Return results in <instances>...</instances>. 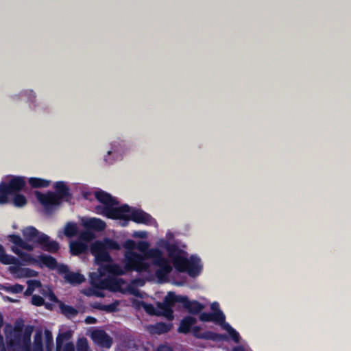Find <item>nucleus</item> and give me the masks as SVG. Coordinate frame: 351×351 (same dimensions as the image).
<instances>
[{
    "instance_id": "4c0bfd02",
    "label": "nucleus",
    "mask_w": 351,
    "mask_h": 351,
    "mask_svg": "<svg viewBox=\"0 0 351 351\" xmlns=\"http://www.w3.org/2000/svg\"><path fill=\"white\" fill-rule=\"evenodd\" d=\"M95 238V234L90 231V230L86 229V230L82 231L79 235V239L82 242H89Z\"/></svg>"
},
{
    "instance_id": "f8f14e48",
    "label": "nucleus",
    "mask_w": 351,
    "mask_h": 351,
    "mask_svg": "<svg viewBox=\"0 0 351 351\" xmlns=\"http://www.w3.org/2000/svg\"><path fill=\"white\" fill-rule=\"evenodd\" d=\"M99 272L101 276L108 274L115 276L125 275L128 271L125 269V265L122 267L117 263H113L101 266Z\"/></svg>"
},
{
    "instance_id": "1a4fd4ad",
    "label": "nucleus",
    "mask_w": 351,
    "mask_h": 351,
    "mask_svg": "<svg viewBox=\"0 0 351 351\" xmlns=\"http://www.w3.org/2000/svg\"><path fill=\"white\" fill-rule=\"evenodd\" d=\"M38 200L47 210H50L54 206L59 205L60 200L58 196L56 195L55 193L48 192L46 194L38 192L36 193Z\"/></svg>"
},
{
    "instance_id": "a211bd4d",
    "label": "nucleus",
    "mask_w": 351,
    "mask_h": 351,
    "mask_svg": "<svg viewBox=\"0 0 351 351\" xmlns=\"http://www.w3.org/2000/svg\"><path fill=\"white\" fill-rule=\"evenodd\" d=\"M23 333V332H16L13 331H10L9 333L5 332V338L8 347H21Z\"/></svg>"
},
{
    "instance_id": "c03bdc74",
    "label": "nucleus",
    "mask_w": 351,
    "mask_h": 351,
    "mask_svg": "<svg viewBox=\"0 0 351 351\" xmlns=\"http://www.w3.org/2000/svg\"><path fill=\"white\" fill-rule=\"evenodd\" d=\"M143 306L145 311L149 315H158V309H156V308L154 306L153 304L143 303Z\"/></svg>"
},
{
    "instance_id": "6ab92c4d",
    "label": "nucleus",
    "mask_w": 351,
    "mask_h": 351,
    "mask_svg": "<svg viewBox=\"0 0 351 351\" xmlns=\"http://www.w3.org/2000/svg\"><path fill=\"white\" fill-rule=\"evenodd\" d=\"M84 226L88 230H93L95 231H103L106 228V223L97 218H92L85 221L83 223Z\"/></svg>"
},
{
    "instance_id": "ddd939ff",
    "label": "nucleus",
    "mask_w": 351,
    "mask_h": 351,
    "mask_svg": "<svg viewBox=\"0 0 351 351\" xmlns=\"http://www.w3.org/2000/svg\"><path fill=\"white\" fill-rule=\"evenodd\" d=\"M95 195L96 199L99 202H101V204H104L103 208L101 206H97V210H99V209L103 210L104 208H106V207H110L111 206H115L119 204V202L115 198L112 197L110 194H109L104 191H99L95 192Z\"/></svg>"
},
{
    "instance_id": "2eb2a0df",
    "label": "nucleus",
    "mask_w": 351,
    "mask_h": 351,
    "mask_svg": "<svg viewBox=\"0 0 351 351\" xmlns=\"http://www.w3.org/2000/svg\"><path fill=\"white\" fill-rule=\"evenodd\" d=\"M22 234L27 243L32 242L37 244V241L43 233L38 231L34 226H28L22 230Z\"/></svg>"
},
{
    "instance_id": "2f4dec72",
    "label": "nucleus",
    "mask_w": 351,
    "mask_h": 351,
    "mask_svg": "<svg viewBox=\"0 0 351 351\" xmlns=\"http://www.w3.org/2000/svg\"><path fill=\"white\" fill-rule=\"evenodd\" d=\"M27 288L24 292V295L25 296L31 295L36 289V288H38L42 286L40 281L38 280H27Z\"/></svg>"
},
{
    "instance_id": "680f3d73",
    "label": "nucleus",
    "mask_w": 351,
    "mask_h": 351,
    "mask_svg": "<svg viewBox=\"0 0 351 351\" xmlns=\"http://www.w3.org/2000/svg\"><path fill=\"white\" fill-rule=\"evenodd\" d=\"M23 324L16 323L13 328V330H11L10 331L16 332H23Z\"/></svg>"
},
{
    "instance_id": "7ed1b4c3",
    "label": "nucleus",
    "mask_w": 351,
    "mask_h": 351,
    "mask_svg": "<svg viewBox=\"0 0 351 351\" xmlns=\"http://www.w3.org/2000/svg\"><path fill=\"white\" fill-rule=\"evenodd\" d=\"M25 180L21 176H13L8 183L1 182L0 183V204L8 203V195L18 193L25 186Z\"/></svg>"
},
{
    "instance_id": "aec40b11",
    "label": "nucleus",
    "mask_w": 351,
    "mask_h": 351,
    "mask_svg": "<svg viewBox=\"0 0 351 351\" xmlns=\"http://www.w3.org/2000/svg\"><path fill=\"white\" fill-rule=\"evenodd\" d=\"M70 253L73 256H79L85 253L88 250L86 243L80 241H71L69 244Z\"/></svg>"
},
{
    "instance_id": "bb28decb",
    "label": "nucleus",
    "mask_w": 351,
    "mask_h": 351,
    "mask_svg": "<svg viewBox=\"0 0 351 351\" xmlns=\"http://www.w3.org/2000/svg\"><path fill=\"white\" fill-rule=\"evenodd\" d=\"M0 263L3 265H20V261L18 258L5 253V252L0 256Z\"/></svg>"
},
{
    "instance_id": "ea45409f",
    "label": "nucleus",
    "mask_w": 351,
    "mask_h": 351,
    "mask_svg": "<svg viewBox=\"0 0 351 351\" xmlns=\"http://www.w3.org/2000/svg\"><path fill=\"white\" fill-rule=\"evenodd\" d=\"M4 289L9 293H21L24 289V286L16 283L13 285H9L8 287H5Z\"/></svg>"
},
{
    "instance_id": "9d476101",
    "label": "nucleus",
    "mask_w": 351,
    "mask_h": 351,
    "mask_svg": "<svg viewBox=\"0 0 351 351\" xmlns=\"http://www.w3.org/2000/svg\"><path fill=\"white\" fill-rule=\"evenodd\" d=\"M37 244L40 245L43 251L49 253L56 254L60 250V244L58 241L51 240L50 237L46 234H43L37 241Z\"/></svg>"
},
{
    "instance_id": "3c124183",
    "label": "nucleus",
    "mask_w": 351,
    "mask_h": 351,
    "mask_svg": "<svg viewBox=\"0 0 351 351\" xmlns=\"http://www.w3.org/2000/svg\"><path fill=\"white\" fill-rule=\"evenodd\" d=\"M230 330L228 331V334L231 339L235 342L239 343L240 341V335L239 332L234 330L232 327H230Z\"/></svg>"
},
{
    "instance_id": "69168bd1",
    "label": "nucleus",
    "mask_w": 351,
    "mask_h": 351,
    "mask_svg": "<svg viewBox=\"0 0 351 351\" xmlns=\"http://www.w3.org/2000/svg\"><path fill=\"white\" fill-rule=\"evenodd\" d=\"M210 308L213 311H214L215 312H219V311H221L220 309H219V304L218 302H214L211 304L210 305Z\"/></svg>"
},
{
    "instance_id": "6e6552de",
    "label": "nucleus",
    "mask_w": 351,
    "mask_h": 351,
    "mask_svg": "<svg viewBox=\"0 0 351 351\" xmlns=\"http://www.w3.org/2000/svg\"><path fill=\"white\" fill-rule=\"evenodd\" d=\"M129 221L131 220L136 223H142L145 225H153L156 223V221L151 215L145 212L141 209L134 208L130 210L129 213Z\"/></svg>"
},
{
    "instance_id": "8fccbe9b",
    "label": "nucleus",
    "mask_w": 351,
    "mask_h": 351,
    "mask_svg": "<svg viewBox=\"0 0 351 351\" xmlns=\"http://www.w3.org/2000/svg\"><path fill=\"white\" fill-rule=\"evenodd\" d=\"M118 302H115L109 304H105L102 308L104 309L105 311L108 313H113L117 311Z\"/></svg>"
},
{
    "instance_id": "09e8293b",
    "label": "nucleus",
    "mask_w": 351,
    "mask_h": 351,
    "mask_svg": "<svg viewBox=\"0 0 351 351\" xmlns=\"http://www.w3.org/2000/svg\"><path fill=\"white\" fill-rule=\"evenodd\" d=\"M123 247L128 250V251H132L136 247V243L134 240L127 239L123 244Z\"/></svg>"
},
{
    "instance_id": "f3484780",
    "label": "nucleus",
    "mask_w": 351,
    "mask_h": 351,
    "mask_svg": "<svg viewBox=\"0 0 351 351\" xmlns=\"http://www.w3.org/2000/svg\"><path fill=\"white\" fill-rule=\"evenodd\" d=\"M56 190V195L58 196V199L61 201L66 199V202H69L68 198H71V194L69 192V188L62 181L56 182L54 186Z\"/></svg>"
},
{
    "instance_id": "0eeeda50",
    "label": "nucleus",
    "mask_w": 351,
    "mask_h": 351,
    "mask_svg": "<svg viewBox=\"0 0 351 351\" xmlns=\"http://www.w3.org/2000/svg\"><path fill=\"white\" fill-rule=\"evenodd\" d=\"M91 254L95 256V261L98 265L104 263H110L112 258L109 252L102 247L100 241H97L90 246Z\"/></svg>"
},
{
    "instance_id": "7c9ffc66",
    "label": "nucleus",
    "mask_w": 351,
    "mask_h": 351,
    "mask_svg": "<svg viewBox=\"0 0 351 351\" xmlns=\"http://www.w3.org/2000/svg\"><path fill=\"white\" fill-rule=\"evenodd\" d=\"M59 306L62 313L66 317L75 316L78 313L77 310L75 309L74 307L70 305L65 304L62 302H60Z\"/></svg>"
},
{
    "instance_id": "37998d69",
    "label": "nucleus",
    "mask_w": 351,
    "mask_h": 351,
    "mask_svg": "<svg viewBox=\"0 0 351 351\" xmlns=\"http://www.w3.org/2000/svg\"><path fill=\"white\" fill-rule=\"evenodd\" d=\"M118 159V154L115 151H108L107 156L105 157V161L111 165Z\"/></svg>"
},
{
    "instance_id": "72a5a7b5",
    "label": "nucleus",
    "mask_w": 351,
    "mask_h": 351,
    "mask_svg": "<svg viewBox=\"0 0 351 351\" xmlns=\"http://www.w3.org/2000/svg\"><path fill=\"white\" fill-rule=\"evenodd\" d=\"M64 233L69 238H71L77 235V227L76 223L73 222L67 223L64 227Z\"/></svg>"
},
{
    "instance_id": "49530a36",
    "label": "nucleus",
    "mask_w": 351,
    "mask_h": 351,
    "mask_svg": "<svg viewBox=\"0 0 351 351\" xmlns=\"http://www.w3.org/2000/svg\"><path fill=\"white\" fill-rule=\"evenodd\" d=\"M77 351L79 349H82V350H89L88 341L85 337L80 338L77 343Z\"/></svg>"
},
{
    "instance_id": "603ef678",
    "label": "nucleus",
    "mask_w": 351,
    "mask_h": 351,
    "mask_svg": "<svg viewBox=\"0 0 351 351\" xmlns=\"http://www.w3.org/2000/svg\"><path fill=\"white\" fill-rule=\"evenodd\" d=\"M56 269L59 274H64V276L70 272L68 266L64 264H58Z\"/></svg>"
},
{
    "instance_id": "5701e85b",
    "label": "nucleus",
    "mask_w": 351,
    "mask_h": 351,
    "mask_svg": "<svg viewBox=\"0 0 351 351\" xmlns=\"http://www.w3.org/2000/svg\"><path fill=\"white\" fill-rule=\"evenodd\" d=\"M184 296L177 295L173 292H169L168 294L165 296L163 300V303L167 304L169 307L173 308L175 304L183 303Z\"/></svg>"
},
{
    "instance_id": "39448f33",
    "label": "nucleus",
    "mask_w": 351,
    "mask_h": 351,
    "mask_svg": "<svg viewBox=\"0 0 351 351\" xmlns=\"http://www.w3.org/2000/svg\"><path fill=\"white\" fill-rule=\"evenodd\" d=\"M130 212V207L128 204H123L119 207H114V206L106 207L101 211V213L109 219L123 220L122 225L125 226L129 221Z\"/></svg>"
},
{
    "instance_id": "c756f323",
    "label": "nucleus",
    "mask_w": 351,
    "mask_h": 351,
    "mask_svg": "<svg viewBox=\"0 0 351 351\" xmlns=\"http://www.w3.org/2000/svg\"><path fill=\"white\" fill-rule=\"evenodd\" d=\"M125 283L123 278H118L110 276V291H117L121 290V287Z\"/></svg>"
},
{
    "instance_id": "4d7b16f0",
    "label": "nucleus",
    "mask_w": 351,
    "mask_h": 351,
    "mask_svg": "<svg viewBox=\"0 0 351 351\" xmlns=\"http://www.w3.org/2000/svg\"><path fill=\"white\" fill-rule=\"evenodd\" d=\"M156 351H173V349L171 346L167 345H160Z\"/></svg>"
},
{
    "instance_id": "13d9d810",
    "label": "nucleus",
    "mask_w": 351,
    "mask_h": 351,
    "mask_svg": "<svg viewBox=\"0 0 351 351\" xmlns=\"http://www.w3.org/2000/svg\"><path fill=\"white\" fill-rule=\"evenodd\" d=\"M65 341L63 338H61L58 335L56 337V350L59 351L62 346L63 342Z\"/></svg>"
},
{
    "instance_id": "412c9836",
    "label": "nucleus",
    "mask_w": 351,
    "mask_h": 351,
    "mask_svg": "<svg viewBox=\"0 0 351 351\" xmlns=\"http://www.w3.org/2000/svg\"><path fill=\"white\" fill-rule=\"evenodd\" d=\"M196 322V319L193 317L186 316L184 317L180 322L178 328V332L184 334L189 333Z\"/></svg>"
},
{
    "instance_id": "79ce46f5",
    "label": "nucleus",
    "mask_w": 351,
    "mask_h": 351,
    "mask_svg": "<svg viewBox=\"0 0 351 351\" xmlns=\"http://www.w3.org/2000/svg\"><path fill=\"white\" fill-rule=\"evenodd\" d=\"M21 275L25 277H36L38 272L30 268H21L20 269Z\"/></svg>"
},
{
    "instance_id": "473e14b6",
    "label": "nucleus",
    "mask_w": 351,
    "mask_h": 351,
    "mask_svg": "<svg viewBox=\"0 0 351 351\" xmlns=\"http://www.w3.org/2000/svg\"><path fill=\"white\" fill-rule=\"evenodd\" d=\"M34 328L32 326H26L21 339V345H31V336L33 332Z\"/></svg>"
},
{
    "instance_id": "774afa93",
    "label": "nucleus",
    "mask_w": 351,
    "mask_h": 351,
    "mask_svg": "<svg viewBox=\"0 0 351 351\" xmlns=\"http://www.w3.org/2000/svg\"><path fill=\"white\" fill-rule=\"evenodd\" d=\"M22 351H34L33 349H31V345H21Z\"/></svg>"
},
{
    "instance_id": "dca6fc26",
    "label": "nucleus",
    "mask_w": 351,
    "mask_h": 351,
    "mask_svg": "<svg viewBox=\"0 0 351 351\" xmlns=\"http://www.w3.org/2000/svg\"><path fill=\"white\" fill-rule=\"evenodd\" d=\"M182 306L191 314L197 315L204 308V305L197 300L190 301L186 296H184Z\"/></svg>"
},
{
    "instance_id": "bf43d9fd",
    "label": "nucleus",
    "mask_w": 351,
    "mask_h": 351,
    "mask_svg": "<svg viewBox=\"0 0 351 351\" xmlns=\"http://www.w3.org/2000/svg\"><path fill=\"white\" fill-rule=\"evenodd\" d=\"M65 341L63 338H61L58 335L56 337V350L59 351L62 346L63 342Z\"/></svg>"
},
{
    "instance_id": "6e6d98bb",
    "label": "nucleus",
    "mask_w": 351,
    "mask_h": 351,
    "mask_svg": "<svg viewBox=\"0 0 351 351\" xmlns=\"http://www.w3.org/2000/svg\"><path fill=\"white\" fill-rule=\"evenodd\" d=\"M63 351H75V346L73 343L67 342L64 346Z\"/></svg>"
},
{
    "instance_id": "a878e982",
    "label": "nucleus",
    "mask_w": 351,
    "mask_h": 351,
    "mask_svg": "<svg viewBox=\"0 0 351 351\" xmlns=\"http://www.w3.org/2000/svg\"><path fill=\"white\" fill-rule=\"evenodd\" d=\"M199 339L217 341L223 340L224 339V335L213 331H205L201 333Z\"/></svg>"
},
{
    "instance_id": "f704fd0d",
    "label": "nucleus",
    "mask_w": 351,
    "mask_h": 351,
    "mask_svg": "<svg viewBox=\"0 0 351 351\" xmlns=\"http://www.w3.org/2000/svg\"><path fill=\"white\" fill-rule=\"evenodd\" d=\"M92 281L95 287L100 289L110 290V276L104 279L97 277V282L94 279H92Z\"/></svg>"
},
{
    "instance_id": "052dcab7",
    "label": "nucleus",
    "mask_w": 351,
    "mask_h": 351,
    "mask_svg": "<svg viewBox=\"0 0 351 351\" xmlns=\"http://www.w3.org/2000/svg\"><path fill=\"white\" fill-rule=\"evenodd\" d=\"M49 299L55 303L60 304V301L58 300V298L56 296V295L51 290H49Z\"/></svg>"
},
{
    "instance_id": "338daca9",
    "label": "nucleus",
    "mask_w": 351,
    "mask_h": 351,
    "mask_svg": "<svg viewBox=\"0 0 351 351\" xmlns=\"http://www.w3.org/2000/svg\"><path fill=\"white\" fill-rule=\"evenodd\" d=\"M85 321L87 324H95L97 322V319L93 317L88 316L86 318Z\"/></svg>"
},
{
    "instance_id": "20e7f679",
    "label": "nucleus",
    "mask_w": 351,
    "mask_h": 351,
    "mask_svg": "<svg viewBox=\"0 0 351 351\" xmlns=\"http://www.w3.org/2000/svg\"><path fill=\"white\" fill-rule=\"evenodd\" d=\"M7 239L9 242L12 243L14 245L12 246L11 250L21 258L23 260H27L31 258L30 255L21 250H25L28 252L34 250V246L29 244L23 239L20 235L16 234H9L7 237Z\"/></svg>"
},
{
    "instance_id": "de8ad7c7",
    "label": "nucleus",
    "mask_w": 351,
    "mask_h": 351,
    "mask_svg": "<svg viewBox=\"0 0 351 351\" xmlns=\"http://www.w3.org/2000/svg\"><path fill=\"white\" fill-rule=\"evenodd\" d=\"M156 276L160 282H166L167 280V276L169 274L167 272L162 271L160 269L156 271Z\"/></svg>"
},
{
    "instance_id": "c85d7f7f",
    "label": "nucleus",
    "mask_w": 351,
    "mask_h": 351,
    "mask_svg": "<svg viewBox=\"0 0 351 351\" xmlns=\"http://www.w3.org/2000/svg\"><path fill=\"white\" fill-rule=\"evenodd\" d=\"M29 184L32 188H45L49 186L50 182L39 178H30Z\"/></svg>"
},
{
    "instance_id": "e2e57ef3",
    "label": "nucleus",
    "mask_w": 351,
    "mask_h": 351,
    "mask_svg": "<svg viewBox=\"0 0 351 351\" xmlns=\"http://www.w3.org/2000/svg\"><path fill=\"white\" fill-rule=\"evenodd\" d=\"M201 327L199 326H194L193 328V335L196 338L199 339V335H201Z\"/></svg>"
},
{
    "instance_id": "c9c22d12",
    "label": "nucleus",
    "mask_w": 351,
    "mask_h": 351,
    "mask_svg": "<svg viewBox=\"0 0 351 351\" xmlns=\"http://www.w3.org/2000/svg\"><path fill=\"white\" fill-rule=\"evenodd\" d=\"M32 349L34 351H43V337L39 331L34 335Z\"/></svg>"
},
{
    "instance_id": "f03ea898",
    "label": "nucleus",
    "mask_w": 351,
    "mask_h": 351,
    "mask_svg": "<svg viewBox=\"0 0 351 351\" xmlns=\"http://www.w3.org/2000/svg\"><path fill=\"white\" fill-rule=\"evenodd\" d=\"M125 269L128 271H136L138 273L147 271L150 265L145 261V258L133 251H126L124 254Z\"/></svg>"
},
{
    "instance_id": "9b49d317",
    "label": "nucleus",
    "mask_w": 351,
    "mask_h": 351,
    "mask_svg": "<svg viewBox=\"0 0 351 351\" xmlns=\"http://www.w3.org/2000/svg\"><path fill=\"white\" fill-rule=\"evenodd\" d=\"M95 342L105 348H110L112 343V338L104 330H95L91 334Z\"/></svg>"
},
{
    "instance_id": "f257e3e1",
    "label": "nucleus",
    "mask_w": 351,
    "mask_h": 351,
    "mask_svg": "<svg viewBox=\"0 0 351 351\" xmlns=\"http://www.w3.org/2000/svg\"><path fill=\"white\" fill-rule=\"evenodd\" d=\"M167 252L168 256L171 263L178 272H186L189 276L195 278L199 276L202 270L200 258L191 255L189 258H187V253L180 249L178 244L170 243L167 241H163L162 245Z\"/></svg>"
},
{
    "instance_id": "58836bf2",
    "label": "nucleus",
    "mask_w": 351,
    "mask_h": 351,
    "mask_svg": "<svg viewBox=\"0 0 351 351\" xmlns=\"http://www.w3.org/2000/svg\"><path fill=\"white\" fill-rule=\"evenodd\" d=\"M13 204L16 207H22L27 204V199L25 195L15 193L13 197Z\"/></svg>"
},
{
    "instance_id": "b1692460",
    "label": "nucleus",
    "mask_w": 351,
    "mask_h": 351,
    "mask_svg": "<svg viewBox=\"0 0 351 351\" xmlns=\"http://www.w3.org/2000/svg\"><path fill=\"white\" fill-rule=\"evenodd\" d=\"M39 261L42 264L48 267L50 269H55L58 266L57 260L50 256L47 254L40 255L38 257Z\"/></svg>"
},
{
    "instance_id": "e433bc0d",
    "label": "nucleus",
    "mask_w": 351,
    "mask_h": 351,
    "mask_svg": "<svg viewBox=\"0 0 351 351\" xmlns=\"http://www.w3.org/2000/svg\"><path fill=\"white\" fill-rule=\"evenodd\" d=\"M149 243L144 241H138V244L136 245V247L141 253L143 254V256L145 258L149 259L152 258L149 256V252L152 248H149Z\"/></svg>"
},
{
    "instance_id": "a18cd8bd",
    "label": "nucleus",
    "mask_w": 351,
    "mask_h": 351,
    "mask_svg": "<svg viewBox=\"0 0 351 351\" xmlns=\"http://www.w3.org/2000/svg\"><path fill=\"white\" fill-rule=\"evenodd\" d=\"M32 304L36 306H41L45 304V300L38 295H33L32 297Z\"/></svg>"
},
{
    "instance_id": "423d86ee",
    "label": "nucleus",
    "mask_w": 351,
    "mask_h": 351,
    "mask_svg": "<svg viewBox=\"0 0 351 351\" xmlns=\"http://www.w3.org/2000/svg\"><path fill=\"white\" fill-rule=\"evenodd\" d=\"M149 256L152 259V264L158 266L162 271L170 274L172 271V267L169 261L163 256V252L158 248H152L149 252Z\"/></svg>"
},
{
    "instance_id": "864d4df0",
    "label": "nucleus",
    "mask_w": 351,
    "mask_h": 351,
    "mask_svg": "<svg viewBox=\"0 0 351 351\" xmlns=\"http://www.w3.org/2000/svg\"><path fill=\"white\" fill-rule=\"evenodd\" d=\"M46 336V345L47 347H49L53 345V337L50 332L46 331L45 332Z\"/></svg>"
},
{
    "instance_id": "393cba45",
    "label": "nucleus",
    "mask_w": 351,
    "mask_h": 351,
    "mask_svg": "<svg viewBox=\"0 0 351 351\" xmlns=\"http://www.w3.org/2000/svg\"><path fill=\"white\" fill-rule=\"evenodd\" d=\"M65 280L71 285H79L85 280V278L82 274L70 271L64 276Z\"/></svg>"
},
{
    "instance_id": "0e129e2a",
    "label": "nucleus",
    "mask_w": 351,
    "mask_h": 351,
    "mask_svg": "<svg viewBox=\"0 0 351 351\" xmlns=\"http://www.w3.org/2000/svg\"><path fill=\"white\" fill-rule=\"evenodd\" d=\"M134 236L136 237L144 239L147 237V232L145 231H138L134 233Z\"/></svg>"
},
{
    "instance_id": "a19ab883",
    "label": "nucleus",
    "mask_w": 351,
    "mask_h": 351,
    "mask_svg": "<svg viewBox=\"0 0 351 351\" xmlns=\"http://www.w3.org/2000/svg\"><path fill=\"white\" fill-rule=\"evenodd\" d=\"M155 328L158 334H163L170 330L171 325L166 323L160 322L156 324Z\"/></svg>"
},
{
    "instance_id": "4468645a",
    "label": "nucleus",
    "mask_w": 351,
    "mask_h": 351,
    "mask_svg": "<svg viewBox=\"0 0 351 351\" xmlns=\"http://www.w3.org/2000/svg\"><path fill=\"white\" fill-rule=\"evenodd\" d=\"M200 321L204 322H215L219 324H223L226 317L222 311L206 313L203 312L199 316Z\"/></svg>"
},
{
    "instance_id": "4be33fe9",
    "label": "nucleus",
    "mask_w": 351,
    "mask_h": 351,
    "mask_svg": "<svg viewBox=\"0 0 351 351\" xmlns=\"http://www.w3.org/2000/svg\"><path fill=\"white\" fill-rule=\"evenodd\" d=\"M157 308L158 311V315H162L169 321L173 319L174 315L173 308L169 307L163 302H158Z\"/></svg>"
},
{
    "instance_id": "5fc2aeb1",
    "label": "nucleus",
    "mask_w": 351,
    "mask_h": 351,
    "mask_svg": "<svg viewBox=\"0 0 351 351\" xmlns=\"http://www.w3.org/2000/svg\"><path fill=\"white\" fill-rule=\"evenodd\" d=\"M59 337L63 338L65 341L69 340L72 337V333L70 330L65 331L58 335Z\"/></svg>"
},
{
    "instance_id": "cd10ccee",
    "label": "nucleus",
    "mask_w": 351,
    "mask_h": 351,
    "mask_svg": "<svg viewBox=\"0 0 351 351\" xmlns=\"http://www.w3.org/2000/svg\"><path fill=\"white\" fill-rule=\"evenodd\" d=\"M102 244L103 248L106 250H119L121 249L120 245L113 239L110 238H104L102 241H101Z\"/></svg>"
}]
</instances>
